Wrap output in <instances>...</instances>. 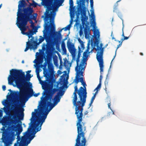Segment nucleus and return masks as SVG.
<instances>
[{
  "instance_id": "26",
  "label": "nucleus",
  "mask_w": 146,
  "mask_h": 146,
  "mask_svg": "<svg viewBox=\"0 0 146 146\" xmlns=\"http://www.w3.org/2000/svg\"><path fill=\"white\" fill-rule=\"evenodd\" d=\"M32 1L33 2V3H29V6L27 7V8L29 7L33 9V8L31 7V6H32L34 7H36L37 5H38V4L37 3H36L34 0H32Z\"/></svg>"
},
{
  "instance_id": "10",
  "label": "nucleus",
  "mask_w": 146,
  "mask_h": 146,
  "mask_svg": "<svg viewBox=\"0 0 146 146\" xmlns=\"http://www.w3.org/2000/svg\"><path fill=\"white\" fill-rule=\"evenodd\" d=\"M77 130L78 135L74 146H86L87 141L85 137L86 131Z\"/></svg>"
},
{
  "instance_id": "57",
  "label": "nucleus",
  "mask_w": 146,
  "mask_h": 146,
  "mask_svg": "<svg viewBox=\"0 0 146 146\" xmlns=\"http://www.w3.org/2000/svg\"><path fill=\"white\" fill-rule=\"evenodd\" d=\"M93 103H91V102L90 101V104H89V107L88 108H90V107L91 106L92 104Z\"/></svg>"
},
{
  "instance_id": "19",
  "label": "nucleus",
  "mask_w": 146,
  "mask_h": 146,
  "mask_svg": "<svg viewBox=\"0 0 146 146\" xmlns=\"http://www.w3.org/2000/svg\"><path fill=\"white\" fill-rule=\"evenodd\" d=\"M88 55L87 51H85L83 53V57L82 59L80 64V68L82 66H83V64H86V62L87 60V58L88 57Z\"/></svg>"
},
{
  "instance_id": "39",
  "label": "nucleus",
  "mask_w": 146,
  "mask_h": 146,
  "mask_svg": "<svg viewBox=\"0 0 146 146\" xmlns=\"http://www.w3.org/2000/svg\"><path fill=\"white\" fill-rule=\"evenodd\" d=\"M40 66H38L36 68V73H37V72H38V73H39L41 71V70L40 68H39Z\"/></svg>"
},
{
  "instance_id": "58",
  "label": "nucleus",
  "mask_w": 146,
  "mask_h": 146,
  "mask_svg": "<svg viewBox=\"0 0 146 146\" xmlns=\"http://www.w3.org/2000/svg\"><path fill=\"white\" fill-rule=\"evenodd\" d=\"M31 72V70H28L27 71V73H28L29 74V73H30Z\"/></svg>"
},
{
  "instance_id": "36",
  "label": "nucleus",
  "mask_w": 146,
  "mask_h": 146,
  "mask_svg": "<svg viewBox=\"0 0 146 146\" xmlns=\"http://www.w3.org/2000/svg\"><path fill=\"white\" fill-rule=\"evenodd\" d=\"M83 27H82L81 26L80 27V30L79 31V35L81 36L83 34V31H82V28ZM85 28L84 27V28Z\"/></svg>"
},
{
  "instance_id": "41",
  "label": "nucleus",
  "mask_w": 146,
  "mask_h": 146,
  "mask_svg": "<svg viewBox=\"0 0 146 146\" xmlns=\"http://www.w3.org/2000/svg\"><path fill=\"white\" fill-rule=\"evenodd\" d=\"M90 7L91 8V9H93V4L94 2L93 1H90Z\"/></svg>"
},
{
  "instance_id": "55",
  "label": "nucleus",
  "mask_w": 146,
  "mask_h": 146,
  "mask_svg": "<svg viewBox=\"0 0 146 146\" xmlns=\"http://www.w3.org/2000/svg\"><path fill=\"white\" fill-rule=\"evenodd\" d=\"M108 81L107 80V79H106V80L105 81V85L106 86V84L107 85L108 84Z\"/></svg>"
},
{
  "instance_id": "56",
  "label": "nucleus",
  "mask_w": 146,
  "mask_h": 146,
  "mask_svg": "<svg viewBox=\"0 0 146 146\" xmlns=\"http://www.w3.org/2000/svg\"><path fill=\"white\" fill-rule=\"evenodd\" d=\"M88 113V111H86L84 113V115H86V114H87Z\"/></svg>"
},
{
  "instance_id": "40",
  "label": "nucleus",
  "mask_w": 146,
  "mask_h": 146,
  "mask_svg": "<svg viewBox=\"0 0 146 146\" xmlns=\"http://www.w3.org/2000/svg\"><path fill=\"white\" fill-rule=\"evenodd\" d=\"M80 77H78V79L79 80V81H80L81 83L82 82H83L84 81V79L82 77H81L80 78H79Z\"/></svg>"
},
{
  "instance_id": "20",
  "label": "nucleus",
  "mask_w": 146,
  "mask_h": 146,
  "mask_svg": "<svg viewBox=\"0 0 146 146\" xmlns=\"http://www.w3.org/2000/svg\"><path fill=\"white\" fill-rule=\"evenodd\" d=\"M32 39H28V41L26 42V48L25 49L24 51L26 52L29 49H34V45L33 43L32 40Z\"/></svg>"
},
{
  "instance_id": "7",
  "label": "nucleus",
  "mask_w": 146,
  "mask_h": 146,
  "mask_svg": "<svg viewBox=\"0 0 146 146\" xmlns=\"http://www.w3.org/2000/svg\"><path fill=\"white\" fill-rule=\"evenodd\" d=\"M30 120L29 126L27 131L25 132L24 136L22 137L21 142L15 143L14 146H27L35 137L36 133L41 130V125L37 124V122L31 119Z\"/></svg>"
},
{
  "instance_id": "14",
  "label": "nucleus",
  "mask_w": 146,
  "mask_h": 146,
  "mask_svg": "<svg viewBox=\"0 0 146 146\" xmlns=\"http://www.w3.org/2000/svg\"><path fill=\"white\" fill-rule=\"evenodd\" d=\"M63 88V87H59L60 92H58L57 94L55 96L53 99V103L57 104L60 102L61 99V96L63 95L64 94V91H62Z\"/></svg>"
},
{
  "instance_id": "62",
  "label": "nucleus",
  "mask_w": 146,
  "mask_h": 146,
  "mask_svg": "<svg viewBox=\"0 0 146 146\" xmlns=\"http://www.w3.org/2000/svg\"><path fill=\"white\" fill-rule=\"evenodd\" d=\"M140 54L141 55H142V56L143 55V53H142V52H141V53H140Z\"/></svg>"
},
{
  "instance_id": "1",
  "label": "nucleus",
  "mask_w": 146,
  "mask_h": 146,
  "mask_svg": "<svg viewBox=\"0 0 146 146\" xmlns=\"http://www.w3.org/2000/svg\"><path fill=\"white\" fill-rule=\"evenodd\" d=\"M31 77L30 74H27L26 76L25 72L21 70L12 69L10 71V75L8 77V83L15 86L13 84L14 81L17 88L22 89L20 95L21 101H25L26 102L33 95L32 84L29 82Z\"/></svg>"
},
{
  "instance_id": "50",
  "label": "nucleus",
  "mask_w": 146,
  "mask_h": 146,
  "mask_svg": "<svg viewBox=\"0 0 146 146\" xmlns=\"http://www.w3.org/2000/svg\"><path fill=\"white\" fill-rule=\"evenodd\" d=\"M60 66L62 65V60L61 58H60Z\"/></svg>"
},
{
  "instance_id": "13",
  "label": "nucleus",
  "mask_w": 146,
  "mask_h": 146,
  "mask_svg": "<svg viewBox=\"0 0 146 146\" xmlns=\"http://www.w3.org/2000/svg\"><path fill=\"white\" fill-rule=\"evenodd\" d=\"M52 87L48 91V92L46 93V96L44 98H45V99L49 100V99H52L53 95L56 92L59 91L60 92L59 88L58 89V88H54L52 89Z\"/></svg>"
},
{
  "instance_id": "37",
  "label": "nucleus",
  "mask_w": 146,
  "mask_h": 146,
  "mask_svg": "<svg viewBox=\"0 0 146 146\" xmlns=\"http://www.w3.org/2000/svg\"><path fill=\"white\" fill-rule=\"evenodd\" d=\"M69 4L70 5V7H72L73 6V0H69Z\"/></svg>"
},
{
  "instance_id": "64",
  "label": "nucleus",
  "mask_w": 146,
  "mask_h": 146,
  "mask_svg": "<svg viewBox=\"0 0 146 146\" xmlns=\"http://www.w3.org/2000/svg\"><path fill=\"white\" fill-rule=\"evenodd\" d=\"M111 36L112 37L113 36V35H112V32L111 33Z\"/></svg>"
},
{
  "instance_id": "33",
  "label": "nucleus",
  "mask_w": 146,
  "mask_h": 146,
  "mask_svg": "<svg viewBox=\"0 0 146 146\" xmlns=\"http://www.w3.org/2000/svg\"><path fill=\"white\" fill-rule=\"evenodd\" d=\"M122 42L121 41V43H120L119 45H118L117 46V49L116 50V51H115V55L113 57V59H112V61L114 59L115 56H116V51L117 50V49H118V48H119V47H120L121 45H122Z\"/></svg>"
},
{
  "instance_id": "46",
  "label": "nucleus",
  "mask_w": 146,
  "mask_h": 146,
  "mask_svg": "<svg viewBox=\"0 0 146 146\" xmlns=\"http://www.w3.org/2000/svg\"><path fill=\"white\" fill-rule=\"evenodd\" d=\"M68 36V35H67L66 36L65 38L62 41H64H64L66 40L67 39V37Z\"/></svg>"
},
{
  "instance_id": "2",
  "label": "nucleus",
  "mask_w": 146,
  "mask_h": 146,
  "mask_svg": "<svg viewBox=\"0 0 146 146\" xmlns=\"http://www.w3.org/2000/svg\"><path fill=\"white\" fill-rule=\"evenodd\" d=\"M43 5L46 6V9L44 13L45 18L44 19L45 23L44 28L43 31V36H39L38 39L39 42H37V41L34 40V38L32 37V41L34 44V49H35L37 48V46L41 43L45 39L46 42V44L44 43L43 44L42 46V50L43 51L46 50L45 53L46 54V57L47 58L50 57L52 54L53 52L55 50V44L53 40H51L49 35L46 33L49 31L50 29V24L49 22L47 21L50 19H51L52 16V12L51 13H49V11L52 10L54 7V4L52 3L50 1H45Z\"/></svg>"
},
{
  "instance_id": "22",
  "label": "nucleus",
  "mask_w": 146,
  "mask_h": 146,
  "mask_svg": "<svg viewBox=\"0 0 146 146\" xmlns=\"http://www.w3.org/2000/svg\"><path fill=\"white\" fill-rule=\"evenodd\" d=\"M75 71L76 72V73L75 79H74V81L75 83L77 84L79 82V80L78 79V76L80 77V75L82 76L83 71H84L75 70Z\"/></svg>"
},
{
  "instance_id": "15",
  "label": "nucleus",
  "mask_w": 146,
  "mask_h": 146,
  "mask_svg": "<svg viewBox=\"0 0 146 146\" xmlns=\"http://www.w3.org/2000/svg\"><path fill=\"white\" fill-rule=\"evenodd\" d=\"M20 29V30L21 31V33L24 35H27L28 37L29 38L31 37L32 38V35L34 34V32L32 30H29V32H25V31L27 30V29L28 27H18Z\"/></svg>"
},
{
  "instance_id": "53",
  "label": "nucleus",
  "mask_w": 146,
  "mask_h": 146,
  "mask_svg": "<svg viewBox=\"0 0 146 146\" xmlns=\"http://www.w3.org/2000/svg\"><path fill=\"white\" fill-rule=\"evenodd\" d=\"M90 49V48L88 45V46L87 48L86 49V51H87V52Z\"/></svg>"
},
{
  "instance_id": "35",
  "label": "nucleus",
  "mask_w": 146,
  "mask_h": 146,
  "mask_svg": "<svg viewBox=\"0 0 146 146\" xmlns=\"http://www.w3.org/2000/svg\"><path fill=\"white\" fill-rule=\"evenodd\" d=\"M101 83H100L99 84H98V85L97 87L95 89V90H96V93H97V92L98 91L100 90L101 87Z\"/></svg>"
},
{
  "instance_id": "30",
  "label": "nucleus",
  "mask_w": 146,
  "mask_h": 146,
  "mask_svg": "<svg viewBox=\"0 0 146 146\" xmlns=\"http://www.w3.org/2000/svg\"><path fill=\"white\" fill-rule=\"evenodd\" d=\"M97 31H94V35L95 37L97 39V36H98V38H99L100 36V33L98 30H97Z\"/></svg>"
},
{
  "instance_id": "23",
  "label": "nucleus",
  "mask_w": 146,
  "mask_h": 146,
  "mask_svg": "<svg viewBox=\"0 0 146 146\" xmlns=\"http://www.w3.org/2000/svg\"><path fill=\"white\" fill-rule=\"evenodd\" d=\"M9 90L11 92L10 94V95L7 96V98H8V97L9 98H10L11 97H17L18 96L19 93L15 91H13L10 89Z\"/></svg>"
},
{
  "instance_id": "4",
  "label": "nucleus",
  "mask_w": 146,
  "mask_h": 146,
  "mask_svg": "<svg viewBox=\"0 0 146 146\" xmlns=\"http://www.w3.org/2000/svg\"><path fill=\"white\" fill-rule=\"evenodd\" d=\"M2 104L4 106V107L2 109L3 110L4 112L7 115H8L12 117L9 120L10 125L8 127V130L10 132L9 133L6 134L5 138L7 140L4 142L5 146H9L10 143L8 140L10 137L11 135L14 133L16 131V124L18 122V119L22 120L23 119L24 109L22 107L19 109L18 105H15L14 108H11V113L9 109V106L8 101L7 100H5L4 102H2Z\"/></svg>"
},
{
  "instance_id": "45",
  "label": "nucleus",
  "mask_w": 146,
  "mask_h": 146,
  "mask_svg": "<svg viewBox=\"0 0 146 146\" xmlns=\"http://www.w3.org/2000/svg\"><path fill=\"white\" fill-rule=\"evenodd\" d=\"M3 113L2 110H0V118H1L3 116Z\"/></svg>"
},
{
  "instance_id": "27",
  "label": "nucleus",
  "mask_w": 146,
  "mask_h": 146,
  "mask_svg": "<svg viewBox=\"0 0 146 146\" xmlns=\"http://www.w3.org/2000/svg\"><path fill=\"white\" fill-rule=\"evenodd\" d=\"M91 15L92 16V19H93V23L95 25H96V22L95 21V15L94 14V10L93 9H92L91 10Z\"/></svg>"
},
{
  "instance_id": "9",
  "label": "nucleus",
  "mask_w": 146,
  "mask_h": 146,
  "mask_svg": "<svg viewBox=\"0 0 146 146\" xmlns=\"http://www.w3.org/2000/svg\"><path fill=\"white\" fill-rule=\"evenodd\" d=\"M86 11L83 9L82 11H80V14L81 15V20L83 27H84L85 25L86 26L84 29V33L85 38H87L88 37L89 35L90 34V27L88 25H89V23L86 21L88 18L86 16Z\"/></svg>"
},
{
  "instance_id": "21",
  "label": "nucleus",
  "mask_w": 146,
  "mask_h": 146,
  "mask_svg": "<svg viewBox=\"0 0 146 146\" xmlns=\"http://www.w3.org/2000/svg\"><path fill=\"white\" fill-rule=\"evenodd\" d=\"M80 58L78 57L77 58L76 60V66L75 67V70L84 71V68L86 67V66H84V64H83V66H82L80 68V65H79V64Z\"/></svg>"
},
{
  "instance_id": "8",
  "label": "nucleus",
  "mask_w": 146,
  "mask_h": 146,
  "mask_svg": "<svg viewBox=\"0 0 146 146\" xmlns=\"http://www.w3.org/2000/svg\"><path fill=\"white\" fill-rule=\"evenodd\" d=\"M98 41H95L94 42V46H96L97 48H95L96 51H98L96 54V58L99 63V65L100 67V72L102 74V72L103 71L104 62L103 59V48L101 49L102 44H100V47L98 46Z\"/></svg>"
},
{
  "instance_id": "44",
  "label": "nucleus",
  "mask_w": 146,
  "mask_h": 146,
  "mask_svg": "<svg viewBox=\"0 0 146 146\" xmlns=\"http://www.w3.org/2000/svg\"><path fill=\"white\" fill-rule=\"evenodd\" d=\"M95 96H93L91 100V103H93L94 100L95 99Z\"/></svg>"
},
{
  "instance_id": "24",
  "label": "nucleus",
  "mask_w": 146,
  "mask_h": 146,
  "mask_svg": "<svg viewBox=\"0 0 146 146\" xmlns=\"http://www.w3.org/2000/svg\"><path fill=\"white\" fill-rule=\"evenodd\" d=\"M52 55V54L51 56L48 58L46 57V58H45V62L41 66L42 67H43L44 69H46V68L47 64H48V63H50L49 62V60L50 58H51ZM46 57H47L46 56Z\"/></svg>"
},
{
  "instance_id": "43",
  "label": "nucleus",
  "mask_w": 146,
  "mask_h": 146,
  "mask_svg": "<svg viewBox=\"0 0 146 146\" xmlns=\"http://www.w3.org/2000/svg\"><path fill=\"white\" fill-rule=\"evenodd\" d=\"M80 44H81V48H82V50H84L85 48V47H84V43H83V42H82V43H80Z\"/></svg>"
},
{
  "instance_id": "28",
  "label": "nucleus",
  "mask_w": 146,
  "mask_h": 146,
  "mask_svg": "<svg viewBox=\"0 0 146 146\" xmlns=\"http://www.w3.org/2000/svg\"><path fill=\"white\" fill-rule=\"evenodd\" d=\"M43 57L42 56H40L37 57V59L36 61L37 63H41L43 61Z\"/></svg>"
},
{
  "instance_id": "61",
  "label": "nucleus",
  "mask_w": 146,
  "mask_h": 146,
  "mask_svg": "<svg viewBox=\"0 0 146 146\" xmlns=\"http://www.w3.org/2000/svg\"><path fill=\"white\" fill-rule=\"evenodd\" d=\"M116 9H117V8H115H115H114L113 11H115L116 10Z\"/></svg>"
},
{
  "instance_id": "31",
  "label": "nucleus",
  "mask_w": 146,
  "mask_h": 146,
  "mask_svg": "<svg viewBox=\"0 0 146 146\" xmlns=\"http://www.w3.org/2000/svg\"><path fill=\"white\" fill-rule=\"evenodd\" d=\"M23 129L21 125H19L17 129V133L18 134H19L22 131ZM17 133V132H16Z\"/></svg>"
},
{
  "instance_id": "51",
  "label": "nucleus",
  "mask_w": 146,
  "mask_h": 146,
  "mask_svg": "<svg viewBox=\"0 0 146 146\" xmlns=\"http://www.w3.org/2000/svg\"><path fill=\"white\" fill-rule=\"evenodd\" d=\"M40 94L39 93H38L36 94H34V96L35 97H36L38 96Z\"/></svg>"
},
{
  "instance_id": "52",
  "label": "nucleus",
  "mask_w": 146,
  "mask_h": 146,
  "mask_svg": "<svg viewBox=\"0 0 146 146\" xmlns=\"http://www.w3.org/2000/svg\"><path fill=\"white\" fill-rule=\"evenodd\" d=\"M78 41L80 42V43H82V42H83V41H82L80 38H78Z\"/></svg>"
},
{
  "instance_id": "18",
  "label": "nucleus",
  "mask_w": 146,
  "mask_h": 146,
  "mask_svg": "<svg viewBox=\"0 0 146 146\" xmlns=\"http://www.w3.org/2000/svg\"><path fill=\"white\" fill-rule=\"evenodd\" d=\"M80 2H82V4L80 3V5L78 8V14L79 15L80 14V11H82L83 10H86V8L85 7V0H83L82 1H81V0H80Z\"/></svg>"
},
{
  "instance_id": "59",
  "label": "nucleus",
  "mask_w": 146,
  "mask_h": 146,
  "mask_svg": "<svg viewBox=\"0 0 146 146\" xmlns=\"http://www.w3.org/2000/svg\"><path fill=\"white\" fill-rule=\"evenodd\" d=\"M89 0H86V2L88 4L89 3Z\"/></svg>"
},
{
  "instance_id": "42",
  "label": "nucleus",
  "mask_w": 146,
  "mask_h": 146,
  "mask_svg": "<svg viewBox=\"0 0 146 146\" xmlns=\"http://www.w3.org/2000/svg\"><path fill=\"white\" fill-rule=\"evenodd\" d=\"M129 38V37L124 36V38H122L121 39V41L123 42V40H127Z\"/></svg>"
},
{
  "instance_id": "29",
  "label": "nucleus",
  "mask_w": 146,
  "mask_h": 146,
  "mask_svg": "<svg viewBox=\"0 0 146 146\" xmlns=\"http://www.w3.org/2000/svg\"><path fill=\"white\" fill-rule=\"evenodd\" d=\"M64 66L66 68H68L69 67V64L68 61L66 58L64 60Z\"/></svg>"
},
{
  "instance_id": "34",
  "label": "nucleus",
  "mask_w": 146,
  "mask_h": 146,
  "mask_svg": "<svg viewBox=\"0 0 146 146\" xmlns=\"http://www.w3.org/2000/svg\"><path fill=\"white\" fill-rule=\"evenodd\" d=\"M71 23L70 24L68 25L65 28H63V29L64 30V31H66L67 30H69L70 29L71 25Z\"/></svg>"
},
{
  "instance_id": "63",
  "label": "nucleus",
  "mask_w": 146,
  "mask_h": 146,
  "mask_svg": "<svg viewBox=\"0 0 146 146\" xmlns=\"http://www.w3.org/2000/svg\"><path fill=\"white\" fill-rule=\"evenodd\" d=\"M22 63H24V60H23L22 61V62H21Z\"/></svg>"
},
{
  "instance_id": "32",
  "label": "nucleus",
  "mask_w": 146,
  "mask_h": 146,
  "mask_svg": "<svg viewBox=\"0 0 146 146\" xmlns=\"http://www.w3.org/2000/svg\"><path fill=\"white\" fill-rule=\"evenodd\" d=\"M78 51L77 57L80 58L81 55V53L83 52V51L81 50V48L79 46H78Z\"/></svg>"
},
{
  "instance_id": "49",
  "label": "nucleus",
  "mask_w": 146,
  "mask_h": 146,
  "mask_svg": "<svg viewBox=\"0 0 146 146\" xmlns=\"http://www.w3.org/2000/svg\"><path fill=\"white\" fill-rule=\"evenodd\" d=\"M102 78V75H100V83H101V80Z\"/></svg>"
},
{
  "instance_id": "25",
  "label": "nucleus",
  "mask_w": 146,
  "mask_h": 146,
  "mask_svg": "<svg viewBox=\"0 0 146 146\" xmlns=\"http://www.w3.org/2000/svg\"><path fill=\"white\" fill-rule=\"evenodd\" d=\"M61 48L63 54H66V50L65 47V45L64 41H62L61 44Z\"/></svg>"
},
{
  "instance_id": "48",
  "label": "nucleus",
  "mask_w": 146,
  "mask_h": 146,
  "mask_svg": "<svg viewBox=\"0 0 146 146\" xmlns=\"http://www.w3.org/2000/svg\"><path fill=\"white\" fill-rule=\"evenodd\" d=\"M108 106L109 108L110 109L111 111H112V110L110 107V106H111L110 102V103H108Z\"/></svg>"
},
{
  "instance_id": "38",
  "label": "nucleus",
  "mask_w": 146,
  "mask_h": 146,
  "mask_svg": "<svg viewBox=\"0 0 146 146\" xmlns=\"http://www.w3.org/2000/svg\"><path fill=\"white\" fill-rule=\"evenodd\" d=\"M36 74L37 75V78H38V80L39 81H41V79L39 73H38V72H37V73H36Z\"/></svg>"
},
{
  "instance_id": "11",
  "label": "nucleus",
  "mask_w": 146,
  "mask_h": 146,
  "mask_svg": "<svg viewBox=\"0 0 146 146\" xmlns=\"http://www.w3.org/2000/svg\"><path fill=\"white\" fill-rule=\"evenodd\" d=\"M55 25L53 24L52 25V30L54 32L53 33V36L54 37L53 42H54L55 45H56V47L57 49L59 48V46L58 45L59 42H60L62 38V36L61 32L63 29V28L59 30L58 32L54 31H55Z\"/></svg>"
},
{
  "instance_id": "17",
  "label": "nucleus",
  "mask_w": 146,
  "mask_h": 146,
  "mask_svg": "<svg viewBox=\"0 0 146 146\" xmlns=\"http://www.w3.org/2000/svg\"><path fill=\"white\" fill-rule=\"evenodd\" d=\"M67 45L70 52L72 55L74 57L76 55V49L74 47V45L70 42L69 44L67 43Z\"/></svg>"
},
{
  "instance_id": "12",
  "label": "nucleus",
  "mask_w": 146,
  "mask_h": 146,
  "mask_svg": "<svg viewBox=\"0 0 146 146\" xmlns=\"http://www.w3.org/2000/svg\"><path fill=\"white\" fill-rule=\"evenodd\" d=\"M48 70H46L44 71V76L47 79L49 78L50 76V74H52L53 72V67L52 64L48 63Z\"/></svg>"
},
{
  "instance_id": "3",
  "label": "nucleus",
  "mask_w": 146,
  "mask_h": 146,
  "mask_svg": "<svg viewBox=\"0 0 146 146\" xmlns=\"http://www.w3.org/2000/svg\"><path fill=\"white\" fill-rule=\"evenodd\" d=\"M84 88L80 87L78 90L77 85L74 87V91L73 93L72 103L75 106V114L76 115L77 121L76 126L77 130L86 131V127L85 123L82 122L83 116V107L85 106L87 97V92L85 82H82Z\"/></svg>"
},
{
  "instance_id": "47",
  "label": "nucleus",
  "mask_w": 146,
  "mask_h": 146,
  "mask_svg": "<svg viewBox=\"0 0 146 146\" xmlns=\"http://www.w3.org/2000/svg\"><path fill=\"white\" fill-rule=\"evenodd\" d=\"M2 88L3 91H5V90L6 89V87L5 85H3L2 86Z\"/></svg>"
},
{
  "instance_id": "5",
  "label": "nucleus",
  "mask_w": 146,
  "mask_h": 146,
  "mask_svg": "<svg viewBox=\"0 0 146 146\" xmlns=\"http://www.w3.org/2000/svg\"><path fill=\"white\" fill-rule=\"evenodd\" d=\"M41 102L37 109H35L32 113L31 119L42 126L45 121L49 111L57 104L51 103V100H46L42 96Z\"/></svg>"
},
{
  "instance_id": "16",
  "label": "nucleus",
  "mask_w": 146,
  "mask_h": 146,
  "mask_svg": "<svg viewBox=\"0 0 146 146\" xmlns=\"http://www.w3.org/2000/svg\"><path fill=\"white\" fill-rule=\"evenodd\" d=\"M53 84L52 82H51V84H50L48 82H44L42 84V89L44 90V94L43 95V96L44 94V93H45V94H46L48 91L50 89L51 87H53ZM43 97V96H42Z\"/></svg>"
},
{
  "instance_id": "54",
  "label": "nucleus",
  "mask_w": 146,
  "mask_h": 146,
  "mask_svg": "<svg viewBox=\"0 0 146 146\" xmlns=\"http://www.w3.org/2000/svg\"><path fill=\"white\" fill-rule=\"evenodd\" d=\"M57 73H58V74H60L62 73L61 71L60 70H58V71Z\"/></svg>"
},
{
  "instance_id": "60",
  "label": "nucleus",
  "mask_w": 146,
  "mask_h": 146,
  "mask_svg": "<svg viewBox=\"0 0 146 146\" xmlns=\"http://www.w3.org/2000/svg\"><path fill=\"white\" fill-rule=\"evenodd\" d=\"M112 40H113V39H114L115 40V38H114V37L113 36L112 37Z\"/></svg>"
},
{
  "instance_id": "6",
  "label": "nucleus",
  "mask_w": 146,
  "mask_h": 146,
  "mask_svg": "<svg viewBox=\"0 0 146 146\" xmlns=\"http://www.w3.org/2000/svg\"><path fill=\"white\" fill-rule=\"evenodd\" d=\"M33 9L29 7L25 8L24 10H22L19 6V11L17 13V26L18 27H28L27 26L28 21H29L31 24V27L33 28L35 27L34 23L32 19L35 20L36 19L37 14H33Z\"/></svg>"
}]
</instances>
